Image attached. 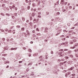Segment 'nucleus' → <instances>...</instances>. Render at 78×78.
Here are the masks:
<instances>
[{
    "label": "nucleus",
    "instance_id": "nucleus-1",
    "mask_svg": "<svg viewBox=\"0 0 78 78\" xmlns=\"http://www.w3.org/2000/svg\"><path fill=\"white\" fill-rule=\"evenodd\" d=\"M78 44L76 43L74 45V47H72L71 48H72V49L75 48V47H77V46H78Z\"/></svg>",
    "mask_w": 78,
    "mask_h": 78
},
{
    "label": "nucleus",
    "instance_id": "nucleus-2",
    "mask_svg": "<svg viewBox=\"0 0 78 78\" xmlns=\"http://www.w3.org/2000/svg\"><path fill=\"white\" fill-rule=\"evenodd\" d=\"M33 22L34 23H37V22H38V20L34 19L33 20Z\"/></svg>",
    "mask_w": 78,
    "mask_h": 78
},
{
    "label": "nucleus",
    "instance_id": "nucleus-3",
    "mask_svg": "<svg viewBox=\"0 0 78 78\" xmlns=\"http://www.w3.org/2000/svg\"><path fill=\"white\" fill-rule=\"evenodd\" d=\"M4 64H9V61H5L4 62Z\"/></svg>",
    "mask_w": 78,
    "mask_h": 78
},
{
    "label": "nucleus",
    "instance_id": "nucleus-4",
    "mask_svg": "<svg viewBox=\"0 0 78 78\" xmlns=\"http://www.w3.org/2000/svg\"><path fill=\"white\" fill-rule=\"evenodd\" d=\"M28 51L30 53H31V52H32V50H31V49H29Z\"/></svg>",
    "mask_w": 78,
    "mask_h": 78
},
{
    "label": "nucleus",
    "instance_id": "nucleus-5",
    "mask_svg": "<svg viewBox=\"0 0 78 78\" xmlns=\"http://www.w3.org/2000/svg\"><path fill=\"white\" fill-rule=\"evenodd\" d=\"M29 17H30V18H31L32 17V15L31 14H30L29 15Z\"/></svg>",
    "mask_w": 78,
    "mask_h": 78
},
{
    "label": "nucleus",
    "instance_id": "nucleus-6",
    "mask_svg": "<svg viewBox=\"0 0 78 78\" xmlns=\"http://www.w3.org/2000/svg\"><path fill=\"white\" fill-rule=\"evenodd\" d=\"M22 20L23 21H24V20H25V18L22 17Z\"/></svg>",
    "mask_w": 78,
    "mask_h": 78
},
{
    "label": "nucleus",
    "instance_id": "nucleus-7",
    "mask_svg": "<svg viewBox=\"0 0 78 78\" xmlns=\"http://www.w3.org/2000/svg\"><path fill=\"white\" fill-rule=\"evenodd\" d=\"M69 44H73V42H72V41H70L69 42Z\"/></svg>",
    "mask_w": 78,
    "mask_h": 78
},
{
    "label": "nucleus",
    "instance_id": "nucleus-8",
    "mask_svg": "<svg viewBox=\"0 0 78 78\" xmlns=\"http://www.w3.org/2000/svg\"><path fill=\"white\" fill-rule=\"evenodd\" d=\"M70 72H68L66 73V75H70Z\"/></svg>",
    "mask_w": 78,
    "mask_h": 78
},
{
    "label": "nucleus",
    "instance_id": "nucleus-9",
    "mask_svg": "<svg viewBox=\"0 0 78 78\" xmlns=\"http://www.w3.org/2000/svg\"><path fill=\"white\" fill-rule=\"evenodd\" d=\"M65 58L66 59H69V57L67 56H66Z\"/></svg>",
    "mask_w": 78,
    "mask_h": 78
},
{
    "label": "nucleus",
    "instance_id": "nucleus-10",
    "mask_svg": "<svg viewBox=\"0 0 78 78\" xmlns=\"http://www.w3.org/2000/svg\"><path fill=\"white\" fill-rule=\"evenodd\" d=\"M2 41H5V38H2Z\"/></svg>",
    "mask_w": 78,
    "mask_h": 78
},
{
    "label": "nucleus",
    "instance_id": "nucleus-11",
    "mask_svg": "<svg viewBox=\"0 0 78 78\" xmlns=\"http://www.w3.org/2000/svg\"><path fill=\"white\" fill-rule=\"evenodd\" d=\"M63 55H64V56H66V55H67V53H64L63 54Z\"/></svg>",
    "mask_w": 78,
    "mask_h": 78
},
{
    "label": "nucleus",
    "instance_id": "nucleus-12",
    "mask_svg": "<svg viewBox=\"0 0 78 78\" xmlns=\"http://www.w3.org/2000/svg\"><path fill=\"white\" fill-rule=\"evenodd\" d=\"M14 8H15V6H14V5L12 6V9H14Z\"/></svg>",
    "mask_w": 78,
    "mask_h": 78
},
{
    "label": "nucleus",
    "instance_id": "nucleus-13",
    "mask_svg": "<svg viewBox=\"0 0 78 78\" xmlns=\"http://www.w3.org/2000/svg\"><path fill=\"white\" fill-rule=\"evenodd\" d=\"M5 5L4 4H3L2 5V7L3 8V7H4V6H5Z\"/></svg>",
    "mask_w": 78,
    "mask_h": 78
},
{
    "label": "nucleus",
    "instance_id": "nucleus-14",
    "mask_svg": "<svg viewBox=\"0 0 78 78\" xmlns=\"http://www.w3.org/2000/svg\"><path fill=\"white\" fill-rule=\"evenodd\" d=\"M30 6H28L27 7L28 9H30Z\"/></svg>",
    "mask_w": 78,
    "mask_h": 78
},
{
    "label": "nucleus",
    "instance_id": "nucleus-15",
    "mask_svg": "<svg viewBox=\"0 0 78 78\" xmlns=\"http://www.w3.org/2000/svg\"><path fill=\"white\" fill-rule=\"evenodd\" d=\"M68 26H70V24L69 23H68L67 24Z\"/></svg>",
    "mask_w": 78,
    "mask_h": 78
},
{
    "label": "nucleus",
    "instance_id": "nucleus-16",
    "mask_svg": "<svg viewBox=\"0 0 78 78\" xmlns=\"http://www.w3.org/2000/svg\"><path fill=\"white\" fill-rule=\"evenodd\" d=\"M73 42H76V40L75 39H74L73 40Z\"/></svg>",
    "mask_w": 78,
    "mask_h": 78
},
{
    "label": "nucleus",
    "instance_id": "nucleus-17",
    "mask_svg": "<svg viewBox=\"0 0 78 78\" xmlns=\"http://www.w3.org/2000/svg\"><path fill=\"white\" fill-rule=\"evenodd\" d=\"M69 9H71V8H72V7L71 6H69Z\"/></svg>",
    "mask_w": 78,
    "mask_h": 78
},
{
    "label": "nucleus",
    "instance_id": "nucleus-18",
    "mask_svg": "<svg viewBox=\"0 0 78 78\" xmlns=\"http://www.w3.org/2000/svg\"><path fill=\"white\" fill-rule=\"evenodd\" d=\"M63 51V49H60L59 50V51Z\"/></svg>",
    "mask_w": 78,
    "mask_h": 78
},
{
    "label": "nucleus",
    "instance_id": "nucleus-19",
    "mask_svg": "<svg viewBox=\"0 0 78 78\" xmlns=\"http://www.w3.org/2000/svg\"><path fill=\"white\" fill-rule=\"evenodd\" d=\"M75 76V74H72V76Z\"/></svg>",
    "mask_w": 78,
    "mask_h": 78
},
{
    "label": "nucleus",
    "instance_id": "nucleus-20",
    "mask_svg": "<svg viewBox=\"0 0 78 78\" xmlns=\"http://www.w3.org/2000/svg\"><path fill=\"white\" fill-rule=\"evenodd\" d=\"M58 62H60L61 61V60H60L59 59H58Z\"/></svg>",
    "mask_w": 78,
    "mask_h": 78
},
{
    "label": "nucleus",
    "instance_id": "nucleus-21",
    "mask_svg": "<svg viewBox=\"0 0 78 78\" xmlns=\"http://www.w3.org/2000/svg\"><path fill=\"white\" fill-rule=\"evenodd\" d=\"M17 28H20V26H17Z\"/></svg>",
    "mask_w": 78,
    "mask_h": 78
},
{
    "label": "nucleus",
    "instance_id": "nucleus-22",
    "mask_svg": "<svg viewBox=\"0 0 78 78\" xmlns=\"http://www.w3.org/2000/svg\"><path fill=\"white\" fill-rule=\"evenodd\" d=\"M33 37H36V35L34 34H33Z\"/></svg>",
    "mask_w": 78,
    "mask_h": 78
},
{
    "label": "nucleus",
    "instance_id": "nucleus-23",
    "mask_svg": "<svg viewBox=\"0 0 78 78\" xmlns=\"http://www.w3.org/2000/svg\"><path fill=\"white\" fill-rule=\"evenodd\" d=\"M68 49H64V51H68Z\"/></svg>",
    "mask_w": 78,
    "mask_h": 78
},
{
    "label": "nucleus",
    "instance_id": "nucleus-24",
    "mask_svg": "<svg viewBox=\"0 0 78 78\" xmlns=\"http://www.w3.org/2000/svg\"><path fill=\"white\" fill-rule=\"evenodd\" d=\"M26 3H28V1L27 0H26Z\"/></svg>",
    "mask_w": 78,
    "mask_h": 78
},
{
    "label": "nucleus",
    "instance_id": "nucleus-25",
    "mask_svg": "<svg viewBox=\"0 0 78 78\" xmlns=\"http://www.w3.org/2000/svg\"><path fill=\"white\" fill-rule=\"evenodd\" d=\"M14 50V48H11V50Z\"/></svg>",
    "mask_w": 78,
    "mask_h": 78
},
{
    "label": "nucleus",
    "instance_id": "nucleus-26",
    "mask_svg": "<svg viewBox=\"0 0 78 78\" xmlns=\"http://www.w3.org/2000/svg\"><path fill=\"white\" fill-rule=\"evenodd\" d=\"M4 30H3V29H2L1 30V31H2V32H4Z\"/></svg>",
    "mask_w": 78,
    "mask_h": 78
},
{
    "label": "nucleus",
    "instance_id": "nucleus-27",
    "mask_svg": "<svg viewBox=\"0 0 78 78\" xmlns=\"http://www.w3.org/2000/svg\"><path fill=\"white\" fill-rule=\"evenodd\" d=\"M48 30V28H46L45 29V31H46V30Z\"/></svg>",
    "mask_w": 78,
    "mask_h": 78
},
{
    "label": "nucleus",
    "instance_id": "nucleus-28",
    "mask_svg": "<svg viewBox=\"0 0 78 78\" xmlns=\"http://www.w3.org/2000/svg\"><path fill=\"white\" fill-rule=\"evenodd\" d=\"M62 52H60V53H58V54L59 55H61V54H62Z\"/></svg>",
    "mask_w": 78,
    "mask_h": 78
},
{
    "label": "nucleus",
    "instance_id": "nucleus-29",
    "mask_svg": "<svg viewBox=\"0 0 78 78\" xmlns=\"http://www.w3.org/2000/svg\"><path fill=\"white\" fill-rule=\"evenodd\" d=\"M32 24V23L31 22H30V23H29V25H31Z\"/></svg>",
    "mask_w": 78,
    "mask_h": 78
},
{
    "label": "nucleus",
    "instance_id": "nucleus-30",
    "mask_svg": "<svg viewBox=\"0 0 78 78\" xmlns=\"http://www.w3.org/2000/svg\"><path fill=\"white\" fill-rule=\"evenodd\" d=\"M2 59L3 60V61H5V58H2Z\"/></svg>",
    "mask_w": 78,
    "mask_h": 78
},
{
    "label": "nucleus",
    "instance_id": "nucleus-31",
    "mask_svg": "<svg viewBox=\"0 0 78 78\" xmlns=\"http://www.w3.org/2000/svg\"><path fill=\"white\" fill-rule=\"evenodd\" d=\"M41 12H39L38 13V15H41Z\"/></svg>",
    "mask_w": 78,
    "mask_h": 78
},
{
    "label": "nucleus",
    "instance_id": "nucleus-32",
    "mask_svg": "<svg viewBox=\"0 0 78 78\" xmlns=\"http://www.w3.org/2000/svg\"><path fill=\"white\" fill-rule=\"evenodd\" d=\"M34 11H36V9H34Z\"/></svg>",
    "mask_w": 78,
    "mask_h": 78
},
{
    "label": "nucleus",
    "instance_id": "nucleus-33",
    "mask_svg": "<svg viewBox=\"0 0 78 78\" xmlns=\"http://www.w3.org/2000/svg\"><path fill=\"white\" fill-rule=\"evenodd\" d=\"M15 10H16V11H17V8H15Z\"/></svg>",
    "mask_w": 78,
    "mask_h": 78
},
{
    "label": "nucleus",
    "instance_id": "nucleus-34",
    "mask_svg": "<svg viewBox=\"0 0 78 78\" xmlns=\"http://www.w3.org/2000/svg\"><path fill=\"white\" fill-rule=\"evenodd\" d=\"M35 30H34L32 31V33H35Z\"/></svg>",
    "mask_w": 78,
    "mask_h": 78
},
{
    "label": "nucleus",
    "instance_id": "nucleus-35",
    "mask_svg": "<svg viewBox=\"0 0 78 78\" xmlns=\"http://www.w3.org/2000/svg\"><path fill=\"white\" fill-rule=\"evenodd\" d=\"M70 57H71V58H73V55H71L70 56Z\"/></svg>",
    "mask_w": 78,
    "mask_h": 78
},
{
    "label": "nucleus",
    "instance_id": "nucleus-36",
    "mask_svg": "<svg viewBox=\"0 0 78 78\" xmlns=\"http://www.w3.org/2000/svg\"><path fill=\"white\" fill-rule=\"evenodd\" d=\"M41 58H42V56H41L39 57V59H41Z\"/></svg>",
    "mask_w": 78,
    "mask_h": 78
},
{
    "label": "nucleus",
    "instance_id": "nucleus-37",
    "mask_svg": "<svg viewBox=\"0 0 78 78\" xmlns=\"http://www.w3.org/2000/svg\"><path fill=\"white\" fill-rule=\"evenodd\" d=\"M21 30H24V28H21Z\"/></svg>",
    "mask_w": 78,
    "mask_h": 78
},
{
    "label": "nucleus",
    "instance_id": "nucleus-38",
    "mask_svg": "<svg viewBox=\"0 0 78 78\" xmlns=\"http://www.w3.org/2000/svg\"><path fill=\"white\" fill-rule=\"evenodd\" d=\"M44 41L45 42H47V41H48V40H44Z\"/></svg>",
    "mask_w": 78,
    "mask_h": 78
},
{
    "label": "nucleus",
    "instance_id": "nucleus-39",
    "mask_svg": "<svg viewBox=\"0 0 78 78\" xmlns=\"http://www.w3.org/2000/svg\"><path fill=\"white\" fill-rule=\"evenodd\" d=\"M71 78H75V76H72V77H71Z\"/></svg>",
    "mask_w": 78,
    "mask_h": 78
},
{
    "label": "nucleus",
    "instance_id": "nucleus-40",
    "mask_svg": "<svg viewBox=\"0 0 78 78\" xmlns=\"http://www.w3.org/2000/svg\"><path fill=\"white\" fill-rule=\"evenodd\" d=\"M38 17H39L40 18H41V16L40 15H39Z\"/></svg>",
    "mask_w": 78,
    "mask_h": 78
},
{
    "label": "nucleus",
    "instance_id": "nucleus-41",
    "mask_svg": "<svg viewBox=\"0 0 78 78\" xmlns=\"http://www.w3.org/2000/svg\"><path fill=\"white\" fill-rule=\"evenodd\" d=\"M8 67H9V66L8 65L6 66V68L7 69V68H8Z\"/></svg>",
    "mask_w": 78,
    "mask_h": 78
},
{
    "label": "nucleus",
    "instance_id": "nucleus-42",
    "mask_svg": "<svg viewBox=\"0 0 78 78\" xmlns=\"http://www.w3.org/2000/svg\"><path fill=\"white\" fill-rule=\"evenodd\" d=\"M51 54H53V51H51Z\"/></svg>",
    "mask_w": 78,
    "mask_h": 78
},
{
    "label": "nucleus",
    "instance_id": "nucleus-43",
    "mask_svg": "<svg viewBox=\"0 0 78 78\" xmlns=\"http://www.w3.org/2000/svg\"><path fill=\"white\" fill-rule=\"evenodd\" d=\"M59 14H60V13H59V12H58L57 13V14H58L59 15Z\"/></svg>",
    "mask_w": 78,
    "mask_h": 78
},
{
    "label": "nucleus",
    "instance_id": "nucleus-44",
    "mask_svg": "<svg viewBox=\"0 0 78 78\" xmlns=\"http://www.w3.org/2000/svg\"><path fill=\"white\" fill-rule=\"evenodd\" d=\"M66 11V10L65 9H63V12H64V11Z\"/></svg>",
    "mask_w": 78,
    "mask_h": 78
},
{
    "label": "nucleus",
    "instance_id": "nucleus-45",
    "mask_svg": "<svg viewBox=\"0 0 78 78\" xmlns=\"http://www.w3.org/2000/svg\"><path fill=\"white\" fill-rule=\"evenodd\" d=\"M22 61H20L19 62V63H22Z\"/></svg>",
    "mask_w": 78,
    "mask_h": 78
},
{
    "label": "nucleus",
    "instance_id": "nucleus-46",
    "mask_svg": "<svg viewBox=\"0 0 78 78\" xmlns=\"http://www.w3.org/2000/svg\"><path fill=\"white\" fill-rule=\"evenodd\" d=\"M29 22V20H27L26 22Z\"/></svg>",
    "mask_w": 78,
    "mask_h": 78
},
{
    "label": "nucleus",
    "instance_id": "nucleus-47",
    "mask_svg": "<svg viewBox=\"0 0 78 78\" xmlns=\"http://www.w3.org/2000/svg\"><path fill=\"white\" fill-rule=\"evenodd\" d=\"M14 16H12V18H13V19H14Z\"/></svg>",
    "mask_w": 78,
    "mask_h": 78
},
{
    "label": "nucleus",
    "instance_id": "nucleus-48",
    "mask_svg": "<svg viewBox=\"0 0 78 78\" xmlns=\"http://www.w3.org/2000/svg\"><path fill=\"white\" fill-rule=\"evenodd\" d=\"M66 72V70H65V71H64L63 72V73H64L65 72Z\"/></svg>",
    "mask_w": 78,
    "mask_h": 78
},
{
    "label": "nucleus",
    "instance_id": "nucleus-49",
    "mask_svg": "<svg viewBox=\"0 0 78 78\" xmlns=\"http://www.w3.org/2000/svg\"><path fill=\"white\" fill-rule=\"evenodd\" d=\"M74 28H75V27H73L71 29H74Z\"/></svg>",
    "mask_w": 78,
    "mask_h": 78
},
{
    "label": "nucleus",
    "instance_id": "nucleus-50",
    "mask_svg": "<svg viewBox=\"0 0 78 78\" xmlns=\"http://www.w3.org/2000/svg\"><path fill=\"white\" fill-rule=\"evenodd\" d=\"M30 76H32V75H34V74H30Z\"/></svg>",
    "mask_w": 78,
    "mask_h": 78
},
{
    "label": "nucleus",
    "instance_id": "nucleus-51",
    "mask_svg": "<svg viewBox=\"0 0 78 78\" xmlns=\"http://www.w3.org/2000/svg\"><path fill=\"white\" fill-rule=\"evenodd\" d=\"M33 41L30 42V44H33Z\"/></svg>",
    "mask_w": 78,
    "mask_h": 78
},
{
    "label": "nucleus",
    "instance_id": "nucleus-52",
    "mask_svg": "<svg viewBox=\"0 0 78 78\" xmlns=\"http://www.w3.org/2000/svg\"><path fill=\"white\" fill-rule=\"evenodd\" d=\"M22 78H23V77H25V76H22Z\"/></svg>",
    "mask_w": 78,
    "mask_h": 78
},
{
    "label": "nucleus",
    "instance_id": "nucleus-53",
    "mask_svg": "<svg viewBox=\"0 0 78 78\" xmlns=\"http://www.w3.org/2000/svg\"><path fill=\"white\" fill-rule=\"evenodd\" d=\"M23 49H24V50H26V48H23Z\"/></svg>",
    "mask_w": 78,
    "mask_h": 78
},
{
    "label": "nucleus",
    "instance_id": "nucleus-54",
    "mask_svg": "<svg viewBox=\"0 0 78 78\" xmlns=\"http://www.w3.org/2000/svg\"><path fill=\"white\" fill-rule=\"evenodd\" d=\"M69 62V63H72V62L70 61Z\"/></svg>",
    "mask_w": 78,
    "mask_h": 78
},
{
    "label": "nucleus",
    "instance_id": "nucleus-55",
    "mask_svg": "<svg viewBox=\"0 0 78 78\" xmlns=\"http://www.w3.org/2000/svg\"><path fill=\"white\" fill-rule=\"evenodd\" d=\"M5 31H8V29H5Z\"/></svg>",
    "mask_w": 78,
    "mask_h": 78
},
{
    "label": "nucleus",
    "instance_id": "nucleus-56",
    "mask_svg": "<svg viewBox=\"0 0 78 78\" xmlns=\"http://www.w3.org/2000/svg\"><path fill=\"white\" fill-rule=\"evenodd\" d=\"M69 36H66V38H69Z\"/></svg>",
    "mask_w": 78,
    "mask_h": 78
},
{
    "label": "nucleus",
    "instance_id": "nucleus-57",
    "mask_svg": "<svg viewBox=\"0 0 78 78\" xmlns=\"http://www.w3.org/2000/svg\"><path fill=\"white\" fill-rule=\"evenodd\" d=\"M17 74V73H16L15 74V75H16Z\"/></svg>",
    "mask_w": 78,
    "mask_h": 78
},
{
    "label": "nucleus",
    "instance_id": "nucleus-58",
    "mask_svg": "<svg viewBox=\"0 0 78 78\" xmlns=\"http://www.w3.org/2000/svg\"><path fill=\"white\" fill-rule=\"evenodd\" d=\"M31 65V63H29V64L28 65V66H29V65Z\"/></svg>",
    "mask_w": 78,
    "mask_h": 78
},
{
    "label": "nucleus",
    "instance_id": "nucleus-59",
    "mask_svg": "<svg viewBox=\"0 0 78 78\" xmlns=\"http://www.w3.org/2000/svg\"><path fill=\"white\" fill-rule=\"evenodd\" d=\"M37 31H39V30H38V28H37Z\"/></svg>",
    "mask_w": 78,
    "mask_h": 78
},
{
    "label": "nucleus",
    "instance_id": "nucleus-60",
    "mask_svg": "<svg viewBox=\"0 0 78 78\" xmlns=\"http://www.w3.org/2000/svg\"><path fill=\"white\" fill-rule=\"evenodd\" d=\"M7 42H9V40H7Z\"/></svg>",
    "mask_w": 78,
    "mask_h": 78
},
{
    "label": "nucleus",
    "instance_id": "nucleus-61",
    "mask_svg": "<svg viewBox=\"0 0 78 78\" xmlns=\"http://www.w3.org/2000/svg\"><path fill=\"white\" fill-rule=\"evenodd\" d=\"M65 77H67V76L66 75H65Z\"/></svg>",
    "mask_w": 78,
    "mask_h": 78
},
{
    "label": "nucleus",
    "instance_id": "nucleus-62",
    "mask_svg": "<svg viewBox=\"0 0 78 78\" xmlns=\"http://www.w3.org/2000/svg\"><path fill=\"white\" fill-rule=\"evenodd\" d=\"M59 22H61V20L60 19L59 20Z\"/></svg>",
    "mask_w": 78,
    "mask_h": 78
},
{
    "label": "nucleus",
    "instance_id": "nucleus-63",
    "mask_svg": "<svg viewBox=\"0 0 78 78\" xmlns=\"http://www.w3.org/2000/svg\"><path fill=\"white\" fill-rule=\"evenodd\" d=\"M64 2V0H62V2Z\"/></svg>",
    "mask_w": 78,
    "mask_h": 78
},
{
    "label": "nucleus",
    "instance_id": "nucleus-64",
    "mask_svg": "<svg viewBox=\"0 0 78 78\" xmlns=\"http://www.w3.org/2000/svg\"><path fill=\"white\" fill-rule=\"evenodd\" d=\"M13 78H16V76H14Z\"/></svg>",
    "mask_w": 78,
    "mask_h": 78
}]
</instances>
